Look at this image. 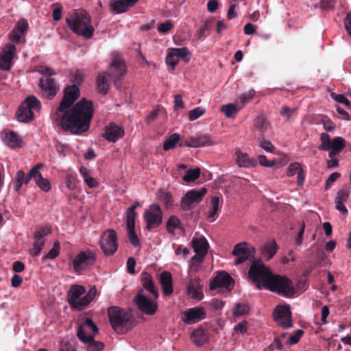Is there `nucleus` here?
Returning a JSON list of instances; mask_svg holds the SVG:
<instances>
[{
  "instance_id": "37998d69",
  "label": "nucleus",
  "mask_w": 351,
  "mask_h": 351,
  "mask_svg": "<svg viewBox=\"0 0 351 351\" xmlns=\"http://www.w3.org/2000/svg\"><path fill=\"white\" fill-rule=\"evenodd\" d=\"M346 140L340 136L335 137L330 145V149L333 148V149L341 152L346 147Z\"/></svg>"
},
{
  "instance_id": "774afa93",
  "label": "nucleus",
  "mask_w": 351,
  "mask_h": 351,
  "mask_svg": "<svg viewBox=\"0 0 351 351\" xmlns=\"http://www.w3.org/2000/svg\"><path fill=\"white\" fill-rule=\"evenodd\" d=\"M331 96L332 99L339 103L343 104L348 107L351 106V102L343 95L335 94L333 93Z\"/></svg>"
},
{
  "instance_id": "5701e85b",
  "label": "nucleus",
  "mask_w": 351,
  "mask_h": 351,
  "mask_svg": "<svg viewBox=\"0 0 351 351\" xmlns=\"http://www.w3.org/2000/svg\"><path fill=\"white\" fill-rule=\"evenodd\" d=\"M43 167V163H38L33 167V170L35 171L34 174L32 176V179H34L37 184V186L43 191L48 192L51 186L50 182L47 178H44L42 176L41 173L40 172V169Z\"/></svg>"
},
{
  "instance_id": "2f4dec72",
  "label": "nucleus",
  "mask_w": 351,
  "mask_h": 351,
  "mask_svg": "<svg viewBox=\"0 0 351 351\" xmlns=\"http://www.w3.org/2000/svg\"><path fill=\"white\" fill-rule=\"evenodd\" d=\"M235 155L237 164L240 167L249 168L254 167L256 163V160L250 158L247 154L243 153L240 149L236 150Z\"/></svg>"
},
{
  "instance_id": "f704fd0d",
  "label": "nucleus",
  "mask_w": 351,
  "mask_h": 351,
  "mask_svg": "<svg viewBox=\"0 0 351 351\" xmlns=\"http://www.w3.org/2000/svg\"><path fill=\"white\" fill-rule=\"evenodd\" d=\"M277 252V245L275 241L267 243L262 249V256L267 260L271 259Z\"/></svg>"
},
{
  "instance_id": "0e129e2a",
  "label": "nucleus",
  "mask_w": 351,
  "mask_h": 351,
  "mask_svg": "<svg viewBox=\"0 0 351 351\" xmlns=\"http://www.w3.org/2000/svg\"><path fill=\"white\" fill-rule=\"evenodd\" d=\"M304 334V331L302 330H298L295 331L294 334L291 335L288 339V343L289 345H295L296 344L302 337Z\"/></svg>"
},
{
  "instance_id": "8fccbe9b",
  "label": "nucleus",
  "mask_w": 351,
  "mask_h": 351,
  "mask_svg": "<svg viewBox=\"0 0 351 351\" xmlns=\"http://www.w3.org/2000/svg\"><path fill=\"white\" fill-rule=\"evenodd\" d=\"M250 311V306L247 304L237 303L234 309V315L235 316H241L247 314Z\"/></svg>"
},
{
  "instance_id": "ea45409f",
  "label": "nucleus",
  "mask_w": 351,
  "mask_h": 351,
  "mask_svg": "<svg viewBox=\"0 0 351 351\" xmlns=\"http://www.w3.org/2000/svg\"><path fill=\"white\" fill-rule=\"evenodd\" d=\"M80 95V89L77 85H72L64 90V96L75 101Z\"/></svg>"
},
{
  "instance_id": "e433bc0d",
  "label": "nucleus",
  "mask_w": 351,
  "mask_h": 351,
  "mask_svg": "<svg viewBox=\"0 0 351 351\" xmlns=\"http://www.w3.org/2000/svg\"><path fill=\"white\" fill-rule=\"evenodd\" d=\"M241 107L237 106L236 104L230 103L221 106V112H223L228 118L234 117Z\"/></svg>"
},
{
  "instance_id": "dca6fc26",
  "label": "nucleus",
  "mask_w": 351,
  "mask_h": 351,
  "mask_svg": "<svg viewBox=\"0 0 351 351\" xmlns=\"http://www.w3.org/2000/svg\"><path fill=\"white\" fill-rule=\"evenodd\" d=\"M206 310L202 306H195L184 311L181 315L182 321L188 325L197 323L206 318Z\"/></svg>"
},
{
  "instance_id": "7c9ffc66",
  "label": "nucleus",
  "mask_w": 351,
  "mask_h": 351,
  "mask_svg": "<svg viewBox=\"0 0 351 351\" xmlns=\"http://www.w3.org/2000/svg\"><path fill=\"white\" fill-rule=\"evenodd\" d=\"M192 247L195 254L206 255L209 245L204 237L194 238L192 240Z\"/></svg>"
},
{
  "instance_id": "f257e3e1",
  "label": "nucleus",
  "mask_w": 351,
  "mask_h": 351,
  "mask_svg": "<svg viewBox=\"0 0 351 351\" xmlns=\"http://www.w3.org/2000/svg\"><path fill=\"white\" fill-rule=\"evenodd\" d=\"M74 101L63 96L58 108L62 115L60 117V125L66 132L73 134H81L86 132L93 119L94 109L92 101L81 99L75 105Z\"/></svg>"
},
{
  "instance_id": "79ce46f5",
  "label": "nucleus",
  "mask_w": 351,
  "mask_h": 351,
  "mask_svg": "<svg viewBox=\"0 0 351 351\" xmlns=\"http://www.w3.org/2000/svg\"><path fill=\"white\" fill-rule=\"evenodd\" d=\"M195 147L209 146L213 145V142L209 135L195 136Z\"/></svg>"
},
{
  "instance_id": "bf43d9fd",
  "label": "nucleus",
  "mask_w": 351,
  "mask_h": 351,
  "mask_svg": "<svg viewBox=\"0 0 351 351\" xmlns=\"http://www.w3.org/2000/svg\"><path fill=\"white\" fill-rule=\"evenodd\" d=\"M254 94L255 91L254 90H250L249 91L243 93L239 97L241 102L240 107L242 108L246 103H247L249 101H250L251 99L253 98Z\"/></svg>"
},
{
  "instance_id": "09e8293b",
  "label": "nucleus",
  "mask_w": 351,
  "mask_h": 351,
  "mask_svg": "<svg viewBox=\"0 0 351 351\" xmlns=\"http://www.w3.org/2000/svg\"><path fill=\"white\" fill-rule=\"evenodd\" d=\"M97 293L96 288L92 287L89 291L83 297V304L81 305V308H85L90 302L94 299Z\"/></svg>"
},
{
  "instance_id": "a18cd8bd",
  "label": "nucleus",
  "mask_w": 351,
  "mask_h": 351,
  "mask_svg": "<svg viewBox=\"0 0 351 351\" xmlns=\"http://www.w3.org/2000/svg\"><path fill=\"white\" fill-rule=\"evenodd\" d=\"M60 243L58 241L53 243L52 249L43 257V259H55L60 254Z\"/></svg>"
},
{
  "instance_id": "4d7b16f0",
  "label": "nucleus",
  "mask_w": 351,
  "mask_h": 351,
  "mask_svg": "<svg viewBox=\"0 0 351 351\" xmlns=\"http://www.w3.org/2000/svg\"><path fill=\"white\" fill-rule=\"evenodd\" d=\"M212 210L208 213V217H214L217 215L219 207V197L214 196L211 198Z\"/></svg>"
},
{
  "instance_id": "c03bdc74",
  "label": "nucleus",
  "mask_w": 351,
  "mask_h": 351,
  "mask_svg": "<svg viewBox=\"0 0 351 351\" xmlns=\"http://www.w3.org/2000/svg\"><path fill=\"white\" fill-rule=\"evenodd\" d=\"M321 144L319 146V149L329 151L330 149V144L332 141L330 140V136L325 132H322L320 134Z\"/></svg>"
},
{
  "instance_id": "338daca9",
  "label": "nucleus",
  "mask_w": 351,
  "mask_h": 351,
  "mask_svg": "<svg viewBox=\"0 0 351 351\" xmlns=\"http://www.w3.org/2000/svg\"><path fill=\"white\" fill-rule=\"evenodd\" d=\"M350 191L347 189H341L337 192L335 202H345L349 197Z\"/></svg>"
},
{
  "instance_id": "a19ab883",
  "label": "nucleus",
  "mask_w": 351,
  "mask_h": 351,
  "mask_svg": "<svg viewBox=\"0 0 351 351\" xmlns=\"http://www.w3.org/2000/svg\"><path fill=\"white\" fill-rule=\"evenodd\" d=\"M60 351H75L76 341L75 339L62 340L59 345Z\"/></svg>"
},
{
  "instance_id": "423d86ee",
  "label": "nucleus",
  "mask_w": 351,
  "mask_h": 351,
  "mask_svg": "<svg viewBox=\"0 0 351 351\" xmlns=\"http://www.w3.org/2000/svg\"><path fill=\"white\" fill-rule=\"evenodd\" d=\"M272 274L269 268L260 260L254 261L248 271V278L259 289L263 287L266 289Z\"/></svg>"
},
{
  "instance_id": "69168bd1",
  "label": "nucleus",
  "mask_w": 351,
  "mask_h": 351,
  "mask_svg": "<svg viewBox=\"0 0 351 351\" xmlns=\"http://www.w3.org/2000/svg\"><path fill=\"white\" fill-rule=\"evenodd\" d=\"M136 217V213H133L127 210V216H126V223L127 228H135V219Z\"/></svg>"
},
{
  "instance_id": "5fc2aeb1",
  "label": "nucleus",
  "mask_w": 351,
  "mask_h": 351,
  "mask_svg": "<svg viewBox=\"0 0 351 351\" xmlns=\"http://www.w3.org/2000/svg\"><path fill=\"white\" fill-rule=\"evenodd\" d=\"M51 233V227L45 226L39 228L34 234V239H38V240H45V237L47 236Z\"/></svg>"
},
{
  "instance_id": "f3484780",
  "label": "nucleus",
  "mask_w": 351,
  "mask_h": 351,
  "mask_svg": "<svg viewBox=\"0 0 351 351\" xmlns=\"http://www.w3.org/2000/svg\"><path fill=\"white\" fill-rule=\"evenodd\" d=\"M273 315L275 322L283 328L292 327L291 313L289 306H277Z\"/></svg>"
},
{
  "instance_id": "864d4df0",
  "label": "nucleus",
  "mask_w": 351,
  "mask_h": 351,
  "mask_svg": "<svg viewBox=\"0 0 351 351\" xmlns=\"http://www.w3.org/2000/svg\"><path fill=\"white\" fill-rule=\"evenodd\" d=\"M258 141L259 142L260 146L266 152H273L275 149V147L270 141L265 139V136H258Z\"/></svg>"
},
{
  "instance_id": "cd10ccee",
  "label": "nucleus",
  "mask_w": 351,
  "mask_h": 351,
  "mask_svg": "<svg viewBox=\"0 0 351 351\" xmlns=\"http://www.w3.org/2000/svg\"><path fill=\"white\" fill-rule=\"evenodd\" d=\"M191 340L197 347L203 346L208 341V335L202 327L195 329L191 336Z\"/></svg>"
},
{
  "instance_id": "412c9836",
  "label": "nucleus",
  "mask_w": 351,
  "mask_h": 351,
  "mask_svg": "<svg viewBox=\"0 0 351 351\" xmlns=\"http://www.w3.org/2000/svg\"><path fill=\"white\" fill-rule=\"evenodd\" d=\"M124 135V130L122 127L114 122L110 123L106 126L104 137L109 142H115Z\"/></svg>"
},
{
  "instance_id": "680f3d73",
  "label": "nucleus",
  "mask_w": 351,
  "mask_h": 351,
  "mask_svg": "<svg viewBox=\"0 0 351 351\" xmlns=\"http://www.w3.org/2000/svg\"><path fill=\"white\" fill-rule=\"evenodd\" d=\"M301 169H302V167L299 162L291 163L288 167L287 175L289 177L293 176L297 174Z\"/></svg>"
},
{
  "instance_id": "49530a36",
  "label": "nucleus",
  "mask_w": 351,
  "mask_h": 351,
  "mask_svg": "<svg viewBox=\"0 0 351 351\" xmlns=\"http://www.w3.org/2000/svg\"><path fill=\"white\" fill-rule=\"evenodd\" d=\"M199 174L200 169L199 168L190 169L186 171L183 179L186 182H193L199 177Z\"/></svg>"
},
{
  "instance_id": "39448f33",
  "label": "nucleus",
  "mask_w": 351,
  "mask_h": 351,
  "mask_svg": "<svg viewBox=\"0 0 351 351\" xmlns=\"http://www.w3.org/2000/svg\"><path fill=\"white\" fill-rule=\"evenodd\" d=\"M66 23L71 29L78 35L86 38H90L93 35L94 29L90 25V16L84 11L75 12L66 19Z\"/></svg>"
},
{
  "instance_id": "1a4fd4ad",
  "label": "nucleus",
  "mask_w": 351,
  "mask_h": 351,
  "mask_svg": "<svg viewBox=\"0 0 351 351\" xmlns=\"http://www.w3.org/2000/svg\"><path fill=\"white\" fill-rule=\"evenodd\" d=\"M163 213L158 204H153L143 213V219L146 223L145 228L150 231L158 228L162 223Z\"/></svg>"
},
{
  "instance_id": "a211bd4d",
  "label": "nucleus",
  "mask_w": 351,
  "mask_h": 351,
  "mask_svg": "<svg viewBox=\"0 0 351 351\" xmlns=\"http://www.w3.org/2000/svg\"><path fill=\"white\" fill-rule=\"evenodd\" d=\"M86 293V289L81 285H73L69 289L68 293V301L72 308L78 311L83 310L81 305L83 304V298L80 297Z\"/></svg>"
},
{
  "instance_id": "6ab92c4d",
  "label": "nucleus",
  "mask_w": 351,
  "mask_h": 351,
  "mask_svg": "<svg viewBox=\"0 0 351 351\" xmlns=\"http://www.w3.org/2000/svg\"><path fill=\"white\" fill-rule=\"evenodd\" d=\"M16 49L13 45L5 46L0 53V69L9 71L12 66V59L16 54Z\"/></svg>"
},
{
  "instance_id": "20e7f679",
  "label": "nucleus",
  "mask_w": 351,
  "mask_h": 351,
  "mask_svg": "<svg viewBox=\"0 0 351 351\" xmlns=\"http://www.w3.org/2000/svg\"><path fill=\"white\" fill-rule=\"evenodd\" d=\"M110 323L118 334H124L133 327L132 315L119 306H110L108 310Z\"/></svg>"
},
{
  "instance_id": "2eb2a0df",
  "label": "nucleus",
  "mask_w": 351,
  "mask_h": 351,
  "mask_svg": "<svg viewBox=\"0 0 351 351\" xmlns=\"http://www.w3.org/2000/svg\"><path fill=\"white\" fill-rule=\"evenodd\" d=\"M234 279L225 271H219L217 276L210 281L209 287L210 290L217 288H225L228 291L233 289Z\"/></svg>"
},
{
  "instance_id": "9b49d317",
  "label": "nucleus",
  "mask_w": 351,
  "mask_h": 351,
  "mask_svg": "<svg viewBox=\"0 0 351 351\" xmlns=\"http://www.w3.org/2000/svg\"><path fill=\"white\" fill-rule=\"evenodd\" d=\"M143 289H140L134 297V301L138 308L145 314L152 315L158 309L156 299L149 298L143 294Z\"/></svg>"
},
{
  "instance_id": "6e6552de",
  "label": "nucleus",
  "mask_w": 351,
  "mask_h": 351,
  "mask_svg": "<svg viewBox=\"0 0 351 351\" xmlns=\"http://www.w3.org/2000/svg\"><path fill=\"white\" fill-rule=\"evenodd\" d=\"M41 108L39 99L35 96H29L19 106L17 112V118L19 121L29 122L34 119L33 111H38Z\"/></svg>"
},
{
  "instance_id": "aec40b11",
  "label": "nucleus",
  "mask_w": 351,
  "mask_h": 351,
  "mask_svg": "<svg viewBox=\"0 0 351 351\" xmlns=\"http://www.w3.org/2000/svg\"><path fill=\"white\" fill-rule=\"evenodd\" d=\"M203 285L199 278H191L186 286V295L196 300L204 298Z\"/></svg>"
},
{
  "instance_id": "58836bf2",
  "label": "nucleus",
  "mask_w": 351,
  "mask_h": 351,
  "mask_svg": "<svg viewBox=\"0 0 351 351\" xmlns=\"http://www.w3.org/2000/svg\"><path fill=\"white\" fill-rule=\"evenodd\" d=\"M170 50L173 52V55L176 56L178 58H182L184 62H188L190 60L191 53L186 47L182 48H171Z\"/></svg>"
},
{
  "instance_id": "4be33fe9",
  "label": "nucleus",
  "mask_w": 351,
  "mask_h": 351,
  "mask_svg": "<svg viewBox=\"0 0 351 351\" xmlns=\"http://www.w3.org/2000/svg\"><path fill=\"white\" fill-rule=\"evenodd\" d=\"M232 255L237 256L236 265H239L246 261L250 256L251 251L245 242L237 244L232 252Z\"/></svg>"
},
{
  "instance_id": "c756f323",
  "label": "nucleus",
  "mask_w": 351,
  "mask_h": 351,
  "mask_svg": "<svg viewBox=\"0 0 351 351\" xmlns=\"http://www.w3.org/2000/svg\"><path fill=\"white\" fill-rule=\"evenodd\" d=\"M269 126L266 117L263 114L257 116L254 120L253 130L258 133V136H265V132Z\"/></svg>"
},
{
  "instance_id": "473e14b6",
  "label": "nucleus",
  "mask_w": 351,
  "mask_h": 351,
  "mask_svg": "<svg viewBox=\"0 0 351 351\" xmlns=\"http://www.w3.org/2000/svg\"><path fill=\"white\" fill-rule=\"evenodd\" d=\"M213 19L206 20L204 24L199 27L195 34V38L197 40H201L207 37L213 27Z\"/></svg>"
},
{
  "instance_id": "ddd939ff",
  "label": "nucleus",
  "mask_w": 351,
  "mask_h": 351,
  "mask_svg": "<svg viewBox=\"0 0 351 351\" xmlns=\"http://www.w3.org/2000/svg\"><path fill=\"white\" fill-rule=\"evenodd\" d=\"M96 260L95 254L90 250L82 251L76 255L73 261V267L76 272H80L86 267L93 266Z\"/></svg>"
},
{
  "instance_id": "b1692460",
  "label": "nucleus",
  "mask_w": 351,
  "mask_h": 351,
  "mask_svg": "<svg viewBox=\"0 0 351 351\" xmlns=\"http://www.w3.org/2000/svg\"><path fill=\"white\" fill-rule=\"evenodd\" d=\"M3 143L11 148L21 147L23 139L14 131L3 132L1 133Z\"/></svg>"
},
{
  "instance_id": "3c124183",
  "label": "nucleus",
  "mask_w": 351,
  "mask_h": 351,
  "mask_svg": "<svg viewBox=\"0 0 351 351\" xmlns=\"http://www.w3.org/2000/svg\"><path fill=\"white\" fill-rule=\"evenodd\" d=\"M160 200L166 208H170L173 204L172 195L170 193L161 192L160 195Z\"/></svg>"
},
{
  "instance_id": "f8f14e48",
  "label": "nucleus",
  "mask_w": 351,
  "mask_h": 351,
  "mask_svg": "<svg viewBox=\"0 0 351 351\" xmlns=\"http://www.w3.org/2000/svg\"><path fill=\"white\" fill-rule=\"evenodd\" d=\"M207 190L202 188L200 190H190L186 192L181 200V208L183 210H189L199 204L203 197L206 195Z\"/></svg>"
},
{
  "instance_id": "052dcab7",
  "label": "nucleus",
  "mask_w": 351,
  "mask_h": 351,
  "mask_svg": "<svg viewBox=\"0 0 351 351\" xmlns=\"http://www.w3.org/2000/svg\"><path fill=\"white\" fill-rule=\"evenodd\" d=\"M205 113V110L200 108L197 107L195 109L191 110L189 114V119L190 121H193L200 117Z\"/></svg>"
},
{
  "instance_id": "13d9d810",
  "label": "nucleus",
  "mask_w": 351,
  "mask_h": 351,
  "mask_svg": "<svg viewBox=\"0 0 351 351\" xmlns=\"http://www.w3.org/2000/svg\"><path fill=\"white\" fill-rule=\"evenodd\" d=\"M71 81L74 83L73 85H80L84 79V75L83 72L80 70H75V71L71 73Z\"/></svg>"
},
{
  "instance_id": "393cba45",
  "label": "nucleus",
  "mask_w": 351,
  "mask_h": 351,
  "mask_svg": "<svg viewBox=\"0 0 351 351\" xmlns=\"http://www.w3.org/2000/svg\"><path fill=\"white\" fill-rule=\"evenodd\" d=\"M34 172L35 171L33 170V168L27 175H25V172L22 170L16 172L14 182V189L18 194H20L22 185L23 184H29L30 180H32V176L34 174Z\"/></svg>"
},
{
  "instance_id": "bb28decb",
  "label": "nucleus",
  "mask_w": 351,
  "mask_h": 351,
  "mask_svg": "<svg viewBox=\"0 0 351 351\" xmlns=\"http://www.w3.org/2000/svg\"><path fill=\"white\" fill-rule=\"evenodd\" d=\"M141 282L144 289L149 291L154 298L157 299L159 293L158 289L154 283L153 278L148 272H143L141 276Z\"/></svg>"
},
{
  "instance_id": "72a5a7b5",
  "label": "nucleus",
  "mask_w": 351,
  "mask_h": 351,
  "mask_svg": "<svg viewBox=\"0 0 351 351\" xmlns=\"http://www.w3.org/2000/svg\"><path fill=\"white\" fill-rule=\"evenodd\" d=\"M107 74L108 73H103L99 74L97 77V86L98 90L100 93L104 95L107 93L110 86L108 80L106 77Z\"/></svg>"
},
{
  "instance_id": "de8ad7c7",
  "label": "nucleus",
  "mask_w": 351,
  "mask_h": 351,
  "mask_svg": "<svg viewBox=\"0 0 351 351\" xmlns=\"http://www.w3.org/2000/svg\"><path fill=\"white\" fill-rule=\"evenodd\" d=\"M44 245L45 240H38V239H34L33 248L30 250L31 255L32 256H38Z\"/></svg>"
},
{
  "instance_id": "0eeeda50",
  "label": "nucleus",
  "mask_w": 351,
  "mask_h": 351,
  "mask_svg": "<svg viewBox=\"0 0 351 351\" xmlns=\"http://www.w3.org/2000/svg\"><path fill=\"white\" fill-rule=\"evenodd\" d=\"M266 289L287 298H291L295 294L293 282L285 276L273 274Z\"/></svg>"
},
{
  "instance_id": "c85d7f7f",
  "label": "nucleus",
  "mask_w": 351,
  "mask_h": 351,
  "mask_svg": "<svg viewBox=\"0 0 351 351\" xmlns=\"http://www.w3.org/2000/svg\"><path fill=\"white\" fill-rule=\"evenodd\" d=\"M160 283L164 295H169L173 293V280L170 272L162 271L160 274Z\"/></svg>"
},
{
  "instance_id": "9d476101",
  "label": "nucleus",
  "mask_w": 351,
  "mask_h": 351,
  "mask_svg": "<svg viewBox=\"0 0 351 351\" xmlns=\"http://www.w3.org/2000/svg\"><path fill=\"white\" fill-rule=\"evenodd\" d=\"M117 233L112 229L106 230L100 237L99 245L106 256L113 255L118 248Z\"/></svg>"
},
{
  "instance_id": "7ed1b4c3",
  "label": "nucleus",
  "mask_w": 351,
  "mask_h": 351,
  "mask_svg": "<svg viewBox=\"0 0 351 351\" xmlns=\"http://www.w3.org/2000/svg\"><path fill=\"white\" fill-rule=\"evenodd\" d=\"M34 71L43 75L38 82L42 96L45 99H52L60 90L58 82L52 77L56 74V72L51 68L43 65L37 66Z\"/></svg>"
},
{
  "instance_id": "6e6d98bb",
  "label": "nucleus",
  "mask_w": 351,
  "mask_h": 351,
  "mask_svg": "<svg viewBox=\"0 0 351 351\" xmlns=\"http://www.w3.org/2000/svg\"><path fill=\"white\" fill-rule=\"evenodd\" d=\"M320 123L323 124L324 130L327 132H332L336 128L335 124L327 116H322Z\"/></svg>"
},
{
  "instance_id": "603ef678",
  "label": "nucleus",
  "mask_w": 351,
  "mask_h": 351,
  "mask_svg": "<svg viewBox=\"0 0 351 351\" xmlns=\"http://www.w3.org/2000/svg\"><path fill=\"white\" fill-rule=\"evenodd\" d=\"M128 231V237L130 240V243L134 247H138L140 246L141 242L139 239L138 238L137 234L135 232V228H127Z\"/></svg>"
},
{
  "instance_id": "4468645a",
  "label": "nucleus",
  "mask_w": 351,
  "mask_h": 351,
  "mask_svg": "<svg viewBox=\"0 0 351 351\" xmlns=\"http://www.w3.org/2000/svg\"><path fill=\"white\" fill-rule=\"evenodd\" d=\"M110 71L108 75L113 80L114 86L119 89L121 87V78L126 73V66L121 59H113L110 64Z\"/></svg>"
},
{
  "instance_id": "c9c22d12",
  "label": "nucleus",
  "mask_w": 351,
  "mask_h": 351,
  "mask_svg": "<svg viewBox=\"0 0 351 351\" xmlns=\"http://www.w3.org/2000/svg\"><path fill=\"white\" fill-rule=\"evenodd\" d=\"M180 134L177 133H174L171 134L167 139H166L163 143V149L165 151L170 150L176 147V145L180 143Z\"/></svg>"
},
{
  "instance_id": "4c0bfd02",
  "label": "nucleus",
  "mask_w": 351,
  "mask_h": 351,
  "mask_svg": "<svg viewBox=\"0 0 351 351\" xmlns=\"http://www.w3.org/2000/svg\"><path fill=\"white\" fill-rule=\"evenodd\" d=\"M166 228L169 233L173 234L176 228H181V222L176 216L171 215L167 221Z\"/></svg>"
},
{
  "instance_id": "a878e982",
  "label": "nucleus",
  "mask_w": 351,
  "mask_h": 351,
  "mask_svg": "<svg viewBox=\"0 0 351 351\" xmlns=\"http://www.w3.org/2000/svg\"><path fill=\"white\" fill-rule=\"evenodd\" d=\"M138 0H110V9L115 13L120 14L127 12Z\"/></svg>"
},
{
  "instance_id": "f03ea898",
  "label": "nucleus",
  "mask_w": 351,
  "mask_h": 351,
  "mask_svg": "<svg viewBox=\"0 0 351 351\" xmlns=\"http://www.w3.org/2000/svg\"><path fill=\"white\" fill-rule=\"evenodd\" d=\"M97 332V326L89 318L78 326L77 337L86 344L87 351H101L104 349V344L94 339V335Z\"/></svg>"
},
{
  "instance_id": "e2e57ef3",
  "label": "nucleus",
  "mask_w": 351,
  "mask_h": 351,
  "mask_svg": "<svg viewBox=\"0 0 351 351\" xmlns=\"http://www.w3.org/2000/svg\"><path fill=\"white\" fill-rule=\"evenodd\" d=\"M173 54V52L170 50V51L167 53L166 62L168 65L171 66L172 69H174L178 65L179 60L176 56Z\"/></svg>"
}]
</instances>
